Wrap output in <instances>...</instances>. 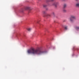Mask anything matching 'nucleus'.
I'll use <instances>...</instances> for the list:
<instances>
[{"label":"nucleus","mask_w":79,"mask_h":79,"mask_svg":"<svg viewBox=\"0 0 79 79\" xmlns=\"http://www.w3.org/2000/svg\"><path fill=\"white\" fill-rule=\"evenodd\" d=\"M27 52L29 54H31L33 55H42L45 53V52L42 51L39 48L35 49L34 48L28 50Z\"/></svg>","instance_id":"nucleus-1"},{"label":"nucleus","mask_w":79,"mask_h":79,"mask_svg":"<svg viewBox=\"0 0 79 79\" xmlns=\"http://www.w3.org/2000/svg\"><path fill=\"white\" fill-rule=\"evenodd\" d=\"M76 17L74 15H71L70 17V22H74V19H75Z\"/></svg>","instance_id":"nucleus-2"},{"label":"nucleus","mask_w":79,"mask_h":79,"mask_svg":"<svg viewBox=\"0 0 79 79\" xmlns=\"http://www.w3.org/2000/svg\"><path fill=\"white\" fill-rule=\"evenodd\" d=\"M57 5H58V3L56 2H55L53 4V5H54V6H55L56 7Z\"/></svg>","instance_id":"nucleus-3"},{"label":"nucleus","mask_w":79,"mask_h":79,"mask_svg":"<svg viewBox=\"0 0 79 79\" xmlns=\"http://www.w3.org/2000/svg\"><path fill=\"white\" fill-rule=\"evenodd\" d=\"M25 10H31L32 9H31L30 7H26L25 8Z\"/></svg>","instance_id":"nucleus-4"},{"label":"nucleus","mask_w":79,"mask_h":79,"mask_svg":"<svg viewBox=\"0 0 79 79\" xmlns=\"http://www.w3.org/2000/svg\"><path fill=\"white\" fill-rule=\"evenodd\" d=\"M45 16L46 17H47V18H48L49 17H50L51 15H50L49 14H46L45 15V16Z\"/></svg>","instance_id":"nucleus-5"},{"label":"nucleus","mask_w":79,"mask_h":79,"mask_svg":"<svg viewBox=\"0 0 79 79\" xmlns=\"http://www.w3.org/2000/svg\"><path fill=\"white\" fill-rule=\"evenodd\" d=\"M64 28L65 30H68V27L67 26H65L64 27Z\"/></svg>","instance_id":"nucleus-6"},{"label":"nucleus","mask_w":79,"mask_h":79,"mask_svg":"<svg viewBox=\"0 0 79 79\" xmlns=\"http://www.w3.org/2000/svg\"><path fill=\"white\" fill-rule=\"evenodd\" d=\"M27 30L29 32L32 30V28H28L27 29Z\"/></svg>","instance_id":"nucleus-7"},{"label":"nucleus","mask_w":79,"mask_h":79,"mask_svg":"<svg viewBox=\"0 0 79 79\" xmlns=\"http://www.w3.org/2000/svg\"><path fill=\"white\" fill-rule=\"evenodd\" d=\"M67 5L66 4H64L63 6V8H65L66 7Z\"/></svg>","instance_id":"nucleus-8"},{"label":"nucleus","mask_w":79,"mask_h":79,"mask_svg":"<svg viewBox=\"0 0 79 79\" xmlns=\"http://www.w3.org/2000/svg\"><path fill=\"white\" fill-rule=\"evenodd\" d=\"M47 5L46 4H44L43 5V7L44 8H46V7H47Z\"/></svg>","instance_id":"nucleus-9"},{"label":"nucleus","mask_w":79,"mask_h":79,"mask_svg":"<svg viewBox=\"0 0 79 79\" xmlns=\"http://www.w3.org/2000/svg\"><path fill=\"white\" fill-rule=\"evenodd\" d=\"M76 29H77V30H78V29H79V27L77 26L75 27Z\"/></svg>","instance_id":"nucleus-10"},{"label":"nucleus","mask_w":79,"mask_h":79,"mask_svg":"<svg viewBox=\"0 0 79 79\" xmlns=\"http://www.w3.org/2000/svg\"><path fill=\"white\" fill-rule=\"evenodd\" d=\"M76 6L77 7H79V3H77V4H76Z\"/></svg>","instance_id":"nucleus-11"},{"label":"nucleus","mask_w":79,"mask_h":79,"mask_svg":"<svg viewBox=\"0 0 79 79\" xmlns=\"http://www.w3.org/2000/svg\"><path fill=\"white\" fill-rule=\"evenodd\" d=\"M46 13V12H45V11H43V14H44V15H45Z\"/></svg>","instance_id":"nucleus-12"},{"label":"nucleus","mask_w":79,"mask_h":79,"mask_svg":"<svg viewBox=\"0 0 79 79\" xmlns=\"http://www.w3.org/2000/svg\"><path fill=\"white\" fill-rule=\"evenodd\" d=\"M63 11L64 12H66V10H65V9H64L63 10Z\"/></svg>","instance_id":"nucleus-13"},{"label":"nucleus","mask_w":79,"mask_h":79,"mask_svg":"<svg viewBox=\"0 0 79 79\" xmlns=\"http://www.w3.org/2000/svg\"><path fill=\"white\" fill-rule=\"evenodd\" d=\"M52 15H53L54 16V15H55V13L53 12L52 13Z\"/></svg>","instance_id":"nucleus-14"},{"label":"nucleus","mask_w":79,"mask_h":79,"mask_svg":"<svg viewBox=\"0 0 79 79\" xmlns=\"http://www.w3.org/2000/svg\"><path fill=\"white\" fill-rule=\"evenodd\" d=\"M54 0H51V1H51V2H53V1H54Z\"/></svg>","instance_id":"nucleus-15"},{"label":"nucleus","mask_w":79,"mask_h":79,"mask_svg":"<svg viewBox=\"0 0 79 79\" xmlns=\"http://www.w3.org/2000/svg\"><path fill=\"white\" fill-rule=\"evenodd\" d=\"M46 10H48V9H46Z\"/></svg>","instance_id":"nucleus-16"},{"label":"nucleus","mask_w":79,"mask_h":79,"mask_svg":"<svg viewBox=\"0 0 79 79\" xmlns=\"http://www.w3.org/2000/svg\"><path fill=\"white\" fill-rule=\"evenodd\" d=\"M78 0H76V1H77Z\"/></svg>","instance_id":"nucleus-17"}]
</instances>
